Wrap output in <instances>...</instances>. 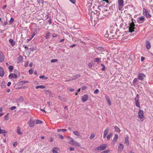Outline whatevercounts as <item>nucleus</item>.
Wrapping results in <instances>:
<instances>
[{"label":"nucleus","instance_id":"nucleus-19","mask_svg":"<svg viewBox=\"0 0 153 153\" xmlns=\"http://www.w3.org/2000/svg\"><path fill=\"white\" fill-rule=\"evenodd\" d=\"M105 98L107 102H108V104L109 105H111V101L109 99V97L108 96H105Z\"/></svg>","mask_w":153,"mask_h":153},{"label":"nucleus","instance_id":"nucleus-52","mask_svg":"<svg viewBox=\"0 0 153 153\" xmlns=\"http://www.w3.org/2000/svg\"><path fill=\"white\" fill-rule=\"evenodd\" d=\"M48 22L50 25H51L52 24V19L51 18H50L48 20Z\"/></svg>","mask_w":153,"mask_h":153},{"label":"nucleus","instance_id":"nucleus-36","mask_svg":"<svg viewBox=\"0 0 153 153\" xmlns=\"http://www.w3.org/2000/svg\"><path fill=\"white\" fill-rule=\"evenodd\" d=\"M39 78L40 79H46L48 78L47 77L43 75L40 76Z\"/></svg>","mask_w":153,"mask_h":153},{"label":"nucleus","instance_id":"nucleus-2","mask_svg":"<svg viewBox=\"0 0 153 153\" xmlns=\"http://www.w3.org/2000/svg\"><path fill=\"white\" fill-rule=\"evenodd\" d=\"M143 13L147 18L151 17V15L149 13V11L145 8L143 9Z\"/></svg>","mask_w":153,"mask_h":153},{"label":"nucleus","instance_id":"nucleus-24","mask_svg":"<svg viewBox=\"0 0 153 153\" xmlns=\"http://www.w3.org/2000/svg\"><path fill=\"white\" fill-rule=\"evenodd\" d=\"M81 76V75L80 74H77L75 76H74L73 77V78L72 79H71L70 80H75L79 77L80 76Z\"/></svg>","mask_w":153,"mask_h":153},{"label":"nucleus","instance_id":"nucleus-23","mask_svg":"<svg viewBox=\"0 0 153 153\" xmlns=\"http://www.w3.org/2000/svg\"><path fill=\"white\" fill-rule=\"evenodd\" d=\"M23 60V57L22 56H19L18 59L17 63H19L21 62Z\"/></svg>","mask_w":153,"mask_h":153},{"label":"nucleus","instance_id":"nucleus-30","mask_svg":"<svg viewBox=\"0 0 153 153\" xmlns=\"http://www.w3.org/2000/svg\"><path fill=\"white\" fill-rule=\"evenodd\" d=\"M118 138V136L117 134H115L114 137L113 139V142H115L117 140Z\"/></svg>","mask_w":153,"mask_h":153},{"label":"nucleus","instance_id":"nucleus-44","mask_svg":"<svg viewBox=\"0 0 153 153\" xmlns=\"http://www.w3.org/2000/svg\"><path fill=\"white\" fill-rule=\"evenodd\" d=\"M28 82L27 81H25V80L21 81L20 82L21 83V84H25V83H28Z\"/></svg>","mask_w":153,"mask_h":153},{"label":"nucleus","instance_id":"nucleus-11","mask_svg":"<svg viewBox=\"0 0 153 153\" xmlns=\"http://www.w3.org/2000/svg\"><path fill=\"white\" fill-rule=\"evenodd\" d=\"M101 58L96 57L94 59V62L98 64L101 62Z\"/></svg>","mask_w":153,"mask_h":153},{"label":"nucleus","instance_id":"nucleus-29","mask_svg":"<svg viewBox=\"0 0 153 153\" xmlns=\"http://www.w3.org/2000/svg\"><path fill=\"white\" fill-rule=\"evenodd\" d=\"M115 131L118 133H120V128L117 126H115L114 127Z\"/></svg>","mask_w":153,"mask_h":153},{"label":"nucleus","instance_id":"nucleus-46","mask_svg":"<svg viewBox=\"0 0 153 153\" xmlns=\"http://www.w3.org/2000/svg\"><path fill=\"white\" fill-rule=\"evenodd\" d=\"M57 135L61 139L63 140L64 139V137L62 135L60 134H59Z\"/></svg>","mask_w":153,"mask_h":153},{"label":"nucleus","instance_id":"nucleus-13","mask_svg":"<svg viewBox=\"0 0 153 153\" xmlns=\"http://www.w3.org/2000/svg\"><path fill=\"white\" fill-rule=\"evenodd\" d=\"M73 134H74L75 135L78 136V137H81V133L79 132L78 131H74L73 132Z\"/></svg>","mask_w":153,"mask_h":153},{"label":"nucleus","instance_id":"nucleus-39","mask_svg":"<svg viewBox=\"0 0 153 153\" xmlns=\"http://www.w3.org/2000/svg\"><path fill=\"white\" fill-rule=\"evenodd\" d=\"M20 128L19 127L17 128V133L19 134H22V133L20 132Z\"/></svg>","mask_w":153,"mask_h":153},{"label":"nucleus","instance_id":"nucleus-58","mask_svg":"<svg viewBox=\"0 0 153 153\" xmlns=\"http://www.w3.org/2000/svg\"><path fill=\"white\" fill-rule=\"evenodd\" d=\"M139 95L138 94L137 95L136 97L135 98L134 100L136 99V100H139Z\"/></svg>","mask_w":153,"mask_h":153},{"label":"nucleus","instance_id":"nucleus-17","mask_svg":"<svg viewBox=\"0 0 153 153\" xmlns=\"http://www.w3.org/2000/svg\"><path fill=\"white\" fill-rule=\"evenodd\" d=\"M23 98L22 96H20L19 99H17V102H23Z\"/></svg>","mask_w":153,"mask_h":153},{"label":"nucleus","instance_id":"nucleus-50","mask_svg":"<svg viewBox=\"0 0 153 153\" xmlns=\"http://www.w3.org/2000/svg\"><path fill=\"white\" fill-rule=\"evenodd\" d=\"M14 19L13 18H11L10 19V23H12L14 21Z\"/></svg>","mask_w":153,"mask_h":153},{"label":"nucleus","instance_id":"nucleus-49","mask_svg":"<svg viewBox=\"0 0 153 153\" xmlns=\"http://www.w3.org/2000/svg\"><path fill=\"white\" fill-rule=\"evenodd\" d=\"M99 92V90L98 89H96L94 91V93L95 94H97L98 92Z\"/></svg>","mask_w":153,"mask_h":153},{"label":"nucleus","instance_id":"nucleus-37","mask_svg":"<svg viewBox=\"0 0 153 153\" xmlns=\"http://www.w3.org/2000/svg\"><path fill=\"white\" fill-rule=\"evenodd\" d=\"M57 131L58 132L62 131L63 132H66L67 131V130L65 129H58Z\"/></svg>","mask_w":153,"mask_h":153},{"label":"nucleus","instance_id":"nucleus-41","mask_svg":"<svg viewBox=\"0 0 153 153\" xmlns=\"http://www.w3.org/2000/svg\"><path fill=\"white\" fill-rule=\"evenodd\" d=\"M36 124H40L42 123V121L40 120H36Z\"/></svg>","mask_w":153,"mask_h":153},{"label":"nucleus","instance_id":"nucleus-63","mask_svg":"<svg viewBox=\"0 0 153 153\" xmlns=\"http://www.w3.org/2000/svg\"><path fill=\"white\" fill-rule=\"evenodd\" d=\"M16 108V106H12L11 107V110H13Z\"/></svg>","mask_w":153,"mask_h":153},{"label":"nucleus","instance_id":"nucleus-35","mask_svg":"<svg viewBox=\"0 0 153 153\" xmlns=\"http://www.w3.org/2000/svg\"><path fill=\"white\" fill-rule=\"evenodd\" d=\"M112 135V133H110L107 136V138L108 140H109L111 137Z\"/></svg>","mask_w":153,"mask_h":153},{"label":"nucleus","instance_id":"nucleus-55","mask_svg":"<svg viewBox=\"0 0 153 153\" xmlns=\"http://www.w3.org/2000/svg\"><path fill=\"white\" fill-rule=\"evenodd\" d=\"M109 152H110V150H105V151H103L102 152V153H108Z\"/></svg>","mask_w":153,"mask_h":153},{"label":"nucleus","instance_id":"nucleus-43","mask_svg":"<svg viewBox=\"0 0 153 153\" xmlns=\"http://www.w3.org/2000/svg\"><path fill=\"white\" fill-rule=\"evenodd\" d=\"M50 35V33H47L45 35V37L46 39H48Z\"/></svg>","mask_w":153,"mask_h":153},{"label":"nucleus","instance_id":"nucleus-9","mask_svg":"<svg viewBox=\"0 0 153 153\" xmlns=\"http://www.w3.org/2000/svg\"><path fill=\"white\" fill-rule=\"evenodd\" d=\"M124 146L121 143H120L118 147V150L119 152H121L122 150L123 149Z\"/></svg>","mask_w":153,"mask_h":153},{"label":"nucleus","instance_id":"nucleus-38","mask_svg":"<svg viewBox=\"0 0 153 153\" xmlns=\"http://www.w3.org/2000/svg\"><path fill=\"white\" fill-rule=\"evenodd\" d=\"M13 67L12 65H10L9 67V69L10 72H11L13 70Z\"/></svg>","mask_w":153,"mask_h":153},{"label":"nucleus","instance_id":"nucleus-57","mask_svg":"<svg viewBox=\"0 0 153 153\" xmlns=\"http://www.w3.org/2000/svg\"><path fill=\"white\" fill-rule=\"evenodd\" d=\"M51 91L48 90L46 91V93L47 94H49L51 93Z\"/></svg>","mask_w":153,"mask_h":153},{"label":"nucleus","instance_id":"nucleus-14","mask_svg":"<svg viewBox=\"0 0 153 153\" xmlns=\"http://www.w3.org/2000/svg\"><path fill=\"white\" fill-rule=\"evenodd\" d=\"M9 77L10 78H16L18 77L17 75L14 74H11L9 75Z\"/></svg>","mask_w":153,"mask_h":153},{"label":"nucleus","instance_id":"nucleus-7","mask_svg":"<svg viewBox=\"0 0 153 153\" xmlns=\"http://www.w3.org/2000/svg\"><path fill=\"white\" fill-rule=\"evenodd\" d=\"M107 145L106 144H103L99 146L100 151L101 150H104L107 147Z\"/></svg>","mask_w":153,"mask_h":153},{"label":"nucleus","instance_id":"nucleus-8","mask_svg":"<svg viewBox=\"0 0 153 153\" xmlns=\"http://www.w3.org/2000/svg\"><path fill=\"white\" fill-rule=\"evenodd\" d=\"M139 117L141 119L143 117V113L142 110H140L139 111L138 113Z\"/></svg>","mask_w":153,"mask_h":153},{"label":"nucleus","instance_id":"nucleus-60","mask_svg":"<svg viewBox=\"0 0 153 153\" xmlns=\"http://www.w3.org/2000/svg\"><path fill=\"white\" fill-rule=\"evenodd\" d=\"M18 144V143L17 142H15L13 144V146H17Z\"/></svg>","mask_w":153,"mask_h":153},{"label":"nucleus","instance_id":"nucleus-34","mask_svg":"<svg viewBox=\"0 0 153 153\" xmlns=\"http://www.w3.org/2000/svg\"><path fill=\"white\" fill-rule=\"evenodd\" d=\"M97 49L100 51L102 52L104 51V49L102 47H99Z\"/></svg>","mask_w":153,"mask_h":153},{"label":"nucleus","instance_id":"nucleus-45","mask_svg":"<svg viewBox=\"0 0 153 153\" xmlns=\"http://www.w3.org/2000/svg\"><path fill=\"white\" fill-rule=\"evenodd\" d=\"M8 114H7L4 117V120H7L9 119V117L8 116Z\"/></svg>","mask_w":153,"mask_h":153},{"label":"nucleus","instance_id":"nucleus-47","mask_svg":"<svg viewBox=\"0 0 153 153\" xmlns=\"http://www.w3.org/2000/svg\"><path fill=\"white\" fill-rule=\"evenodd\" d=\"M101 66L102 67V68L101 70L102 71H103L105 70V66L104 65H103V64H101Z\"/></svg>","mask_w":153,"mask_h":153},{"label":"nucleus","instance_id":"nucleus-27","mask_svg":"<svg viewBox=\"0 0 153 153\" xmlns=\"http://www.w3.org/2000/svg\"><path fill=\"white\" fill-rule=\"evenodd\" d=\"M45 88V87L43 85H40L37 86L36 87V89H38L39 88H41V89H44Z\"/></svg>","mask_w":153,"mask_h":153},{"label":"nucleus","instance_id":"nucleus-3","mask_svg":"<svg viewBox=\"0 0 153 153\" xmlns=\"http://www.w3.org/2000/svg\"><path fill=\"white\" fill-rule=\"evenodd\" d=\"M146 77V75L143 73H139L138 74L137 78L138 79L141 81H143L144 80V78Z\"/></svg>","mask_w":153,"mask_h":153},{"label":"nucleus","instance_id":"nucleus-12","mask_svg":"<svg viewBox=\"0 0 153 153\" xmlns=\"http://www.w3.org/2000/svg\"><path fill=\"white\" fill-rule=\"evenodd\" d=\"M4 70L2 67H0V76L3 77L4 75Z\"/></svg>","mask_w":153,"mask_h":153},{"label":"nucleus","instance_id":"nucleus-4","mask_svg":"<svg viewBox=\"0 0 153 153\" xmlns=\"http://www.w3.org/2000/svg\"><path fill=\"white\" fill-rule=\"evenodd\" d=\"M113 33L112 32H110V33L108 34H105V36L106 37H107L109 39H113L115 38V36L114 35H112Z\"/></svg>","mask_w":153,"mask_h":153},{"label":"nucleus","instance_id":"nucleus-48","mask_svg":"<svg viewBox=\"0 0 153 153\" xmlns=\"http://www.w3.org/2000/svg\"><path fill=\"white\" fill-rule=\"evenodd\" d=\"M58 61L57 59H52L51 60V62L52 63H53L56 62H57Z\"/></svg>","mask_w":153,"mask_h":153},{"label":"nucleus","instance_id":"nucleus-62","mask_svg":"<svg viewBox=\"0 0 153 153\" xmlns=\"http://www.w3.org/2000/svg\"><path fill=\"white\" fill-rule=\"evenodd\" d=\"M70 2L73 4H75V0H69Z\"/></svg>","mask_w":153,"mask_h":153},{"label":"nucleus","instance_id":"nucleus-54","mask_svg":"<svg viewBox=\"0 0 153 153\" xmlns=\"http://www.w3.org/2000/svg\"><path fill=\"white\" fill-rule=\"evenodd\" d=\"M80 91V88H79L76 92V94H75V95H76Z\"/></svg>","mask_w":153,"mask_h":153},{"label":"nucleus","instance_id":"nucleus-26","mask_svg":"<svg viewBox=\"0 0 153 153\" xmlns=\"http://www.w3.org/2000/svg\"><path fill=\"white\" fill-rule=\"evenodd\" d=\"M138 79L137 78H135L134 79L133 81V83L134 84H135L136 85H137L138 83L137 82H138Z\"/></svg>","mask_w":153,"mask_h":153},{"label":"nucleus","instance_id":"nucleus-16","mask_svg":"<svg viewBox=\"0 0 153 153\" xmlns=\"http://www.w3.org/2000/svg\"><path fill=\"white\" fill-rule=\"evenodd\" d=\"M125 143L127 146L129 145L128 137V136L126 137L125 139Z\"/></svg>","mask_w":153,"mask_h":153},{"label":"nucleus","instance_id":"nucleus-51","mask_svg":"<svg viewBox=\"0 0 153 153\" xmlns=\"http://www.w3.org/2000/svg\"><path fill=\"white\" fill-rule=\"evenodd\" d=\"M37 1L38 3H42V4H43L44 3V1L43 0H38Z\"/></svg>","mask_w":153,"mask_h":153},{"label":"nucleus","instance_id":"nucleus-20","mask_svg":"<svg viewBox=\"0 0 153 153\" xmlns=\"http://www.w3.org/2000/svg\"><path fill=\"white\" fill-rule=\"evenodd\" d=\"M134 24L133 22H132L130 25V27L129 28H130V29H134L135 28L134 27Z\"/></svg>","mask_w":153,"mask_h":153},{"label":"nucleus","instance_id":"nucleus-28","mask_svg":"<svg viewBox=\"0 0 153 153\" xmlns=\"http://www.w3.org/2000/svg\"><path fill=\"white\" fill-rule=\"evenodd\" d=\"M7 133V132L5 130H2L1 129H0V134H4V135L5 136V134Z\"/></svg>","mask_w":153,"mask_h":153},{"label":"nucleus","instance_id":"nucleus-32","mask_svg":"<svg viewBox=\"0 0 153 153\" xmlns=\"http://www.w3.org/2000/svg\"><path fill=\"white\" fill-rule=\"evenodd\" d=\"M109 128L108 127L104 131V134L107 135L109 131Z\"/></svg>","mask_w":153,"mask_h":153},{"label":"nucleus","instance_id":"nucleus-53","mask_svg":"<svg viewBox=\"0 0 153 153\" xmlns=\"http://www.w3.org/2000/svg\"><path fill=\"white\" fill-rule=\"evenodd\" d=\"M33 72V70L32 69H31L29 71V73L30 74H32Z\"/></svg>","mask_w":153,"mask_h":153},{"label":"nucleus","instance_id":"nucleus-42","mask_svg":"<svg viewBox=\"0 0 153 153\" xmlns=\"http://www.w3.org/2000/svg\"><path fill=\"white\" fill-rule=\"evenodd\" d=\"M95 135L94 134H91V136L90 137V139H93L95 137Z\"/></svg>","mask_w":153,"mask_h":153},{"label":"nucleus","instance_id":"nucleus-31","mask_svg":"<svg viewBox=\"0 0 153 153\" xmlns=\"http://www.w3.org/2000/svg\"><path fill=\"white\" fill-rule=\"evenodd\" d=\"M69 141L68 142V143L70 144H71L74 141V139L73 138L70 137Z\"/></svg>","mask_w":153,"mask_h":153},{"label":"nucleus","instance_id":"nucleus-56","mask_svg":"<svg viewBox=\"0 0 153 153\" xmlns=\"http://www.w3.org/2000/svg\"><path fill=\"white\" fill-rule=\"evenodd\" d=\"M99 147H98L95 148L94 149V150L95 151H96L97 150V151H98V152H100V149H99Z\"/></svg>","mask_w":153,"mask_h":153},{"label":"nucleus","instance_id":"nucleus-59","mask_svg":"<svg viewBox=\"0 0 153 153\" xmlns=\"http://www.w3.org/2000/svg\"><path fill=\"white\" fill-rule=\"evenodd\" d=\"M129 32L131 33L134 31V29H130V28H129Z\"/></svg>","mask_w":153,"mask_h":153},{"label":"nucleus","instance_id":"nucleus-25","mask_svg":"<svg viewBox=\"0 0 153 153\" xmlns=\"http://www.w3.org/2000/svg\"><path fill=\"white\" fill-rule=\"evenodd\" d=\"M9 42L10 43L11 45L13 46L15 45V42L12 39H10L9 40Z\"/></svg>","mask_w":153,"mask_h":153},{"label":"nucleus","instance_id":"nucleus-21","mask_svg":"<svg viewBox=\"0 0 153 153\" xmlns=\"http://www.w3.org/2000/svg\"><path fill=\"white\" fill-rule=\"evenodd\" d=\"M71 145L77 146H79L80 144L77 142L74 141Z\"/></svg>","mask_w":153,"mask_h":153},{"label":"nucleus","instance_id":"nucleus-40","mask_svg":"<svg viewBox=\"0 0 153 153\" xmlns=\"http://www.w3.org/2000/svg\"><path fill=\"white\" fill-rule=\"evenodd\" d=\"M36 47L33 46L31 48H29V49L31 51H33L36 50Z\"/></svg>","mask_w":153,"mask_h":153},{"label":"nucleus","instance_id":"nucleus-5","mask_svg":"<svg viewBox=\"0 0 153 153\" xmlns=\"http://www.w3.org/2000/svg\"><path fill=\"white\" fill-rule=\"evenodd\" d=\"M144 19V17L143 16H141L137 18V21L138 23L141 24L143 22Z\"/></svg>","mask_w":153,"mask_h":153},{"label":"nucleus","instance_id":"nucleus-64","mask_svg":"<svg viewBox=\"0 0 153 153\" xmlns=\"http://www.w3.org/2000/svg\"><path fill=\"white\" fill-rule=\"evenodd\" d=\"M52 151L53 152V153H57V152L55 150H54V149H53L52 150Z\"/></svg>","mask_w":153,"mask_h":153},{"label":"nucleus","instance_id":"nucleus-10","mask_svg":"<svg viewBox=\"0 0 153 153\" xmlns=\"http://www.w3.org/2000/svg\"><path fill=\"white\" fill-rule=\"evenodd\" d=\"M4 57L2 53L0 51V62H1L4 60Z\"/></svg>","mask_w":153,"mask_h":153},{"label":"nucleus","instance_id":"nucleus-61","mask_svg":"<svg viewBox=\"0 0 153 153\" xmlns=\"http://www.w3.org/2000/svg\"><path fill=\"white\" fill-rule=\"evenodd\" d=\"M87 88V87L86 86H84V87H83L82 88V90H84L85 89H86Z\"/></svg>","mask_w":153,"mask_h":153},{"label":"nucleus","instance_id":"nucleus-18","mask_svg":"<svg viewBox=\"0 0 153 153\" xmlns=\"http://www.w3.org/2000/svg\"><path fill=\"white\" fill-rule=\"evenodd\" d=\"M34 121H33L32 120L29 121V125L30 127H33L34 126Z\"/></svg>","mask_w":153,"mask_h":153},{"label":"nucleus","instance_id":"nucleus-33","mask_svg":"<svg viewBox=\"0 0 153 153\" xmlns=\"http://www.w3.org/2000/svg\"><path fill=\"white\" fill-rule=\"evenodd\" d=\"M94 63H93V62H89L88 64V67L89 68H91L93 66V64Z\"/></svg>","mask_w":153,"mask_h":153},{"label":"nucleus","instance_id":"nucleus-15","mask_svg":"<svg viewBox=\"0 0 153 153\" xmlns=\"http://www.w3.org/2000/svg\"><path fill=\"white\" fill-rule=\"evenodd\" d=\"M135 105L136 106L139 108H140V102L139 101V100H136V99H135Z\"/></svg>","mask_w":153,"mask_h":153},{"label":"nucleus","instance_id":"nucleus-22","mask_svg":"<svg viewBox=\"0 0 153 153\" xmlns=\"http://www.w3.org/2000/svg\"><path fill=\"white\" fill-rule=\"evenodd\" d=\"M146 48L148 49H149L151 48L150 43L148 41L146 42Z\"/></svg>","mask_w":153,"mask_h":153},{"label":"nucleus","instance_id":"nucleus-1","mask_svg":"<svg viewBox=\"0 0 153 153\" xmlns=\"http://www.w3.org/2000/svg\"><path fill=\"white\" fill-rule=\"evenodd\" d=\"M124 2L123 0H118V8L120 10H122V7L124 6Z\"/></svg>","mask_w":153,"mask_h":153},{"label":"nucleus","instance_id":"nucleus-6","mask_svg":"<svg viewBox=\"0 0 153 153\" xmlns=\"http://www.w3.org/2000/svg\"><path fill=\"white\" fill-rule=\"evenodd\" d=\"M88 98V96L87 94H85L82 97V100L83 102L86 101Z\"/></svg>","mask_w":153,"mask_h":153}]
</instances>
